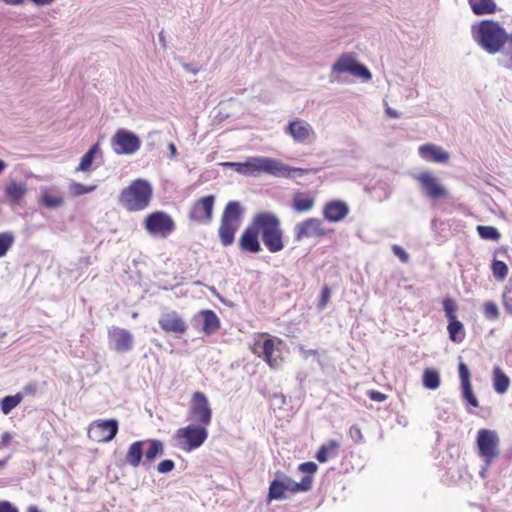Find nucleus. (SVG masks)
I'll list each match as a JSON object with an SVG mask.
<instances>
[{"mask_svg":"<svg viewBox=\"0 0 512 512\" xmlns=\"http://www.w3.org/2000/svg\"><path fill=\"white\" fill-rule=\"evenodd\" d=\"M231 167L234 171L245 176H256L261 173L270 174L276 177L293 178L303 176L310 172L317 173L319 169H304L291 167L280 160L269 157H249L245 162H226L223 164Z\"/></svg>","mask_w":512,"mask_h":512,"instance_id":"nucleus-1","label":"nucleus"},{"mask_svg":"<svg viewBox=\"0 0 512 512\" xmlns=\"http://www.w3.org/2000/svg\"><path fill=\"white\" fill-rule=\"evenodd\" d=\"M260 237L270 253H278L285 247L284 231L280 219L273 213L261 212L256 215Z\"/></svg>","mask_w":512,"mask_h":512,"instance_id":"nucleus-2","label":"nucleus"},{"mask_svg":"<svg viewBox=\"0 0 512 512\" xmlns=\"http://www.w3.org/2000/svg\"><path fill=\"white\" fill-rule=\"evenodd\" d=\"M153 188L145 179L133 180L119 195V203L129 212L142 211L149 206Z\"/></svg>","mask_w":512,"mask_h":512,"instance_id":"nucleus-3","label":"nucleus"},{"mask_svg":"<svg viewBox=\"0 0 512 512\" xmlns=\"http://www.w3.org/2000/svg\"><path fill=\"white\" fill-rule=\"evenodd\" d=\"M474 33L479 44L492 54L500 51L508 41L505 30L492 20L481 21Z\"/></svg>","mask_w":512,"mask_h":512,"instance_id":"nucleus-4","label":"nucleus"},{"mask_svg":"<svg viewBox=\"0 0 512 512\" xmlns=\"http://www.w3.org/2000/svg\"><path fill=\"white\" fill-rule=\"evenodd\" d=\"M282 345V339L269 336L266 333H260L257 335L251 347V351L259 358H262L270 368L276 369L283 361Z\"/></svg>","mask_w":512,"mask_h":512,"instance_id":"nucleus-5","label":"nucleus"},{"mask_svg":"<svg viewBox=\"0 0 512 512\" xmlns=\"http://www.w3.org/2000/svg\"><path fill=\"white\" fill-rule=\"evenodd\" d=\"M164 447L161 441L156 439L140 440L132 443L126 453L125 461L136 468L144 457V464L151 463L157 456L162 455Z\"/></svg>","mask_w":512,"mask_h":512,"instance_id":"nucleus-6","label":"nucleus"},{"mask_svg":"<svg viewBox=\"0 0 512 512\" xmlns=\"http://www.w3.org/2000/svg\"><path fill=\"white\" fill-rule=\"evenodd\" d=\"M242 208L236 201L229 202L221 216L218 234L223 246H229L234 242L235 233L240 227Z\"/></svg>","mask_w":512,"mask_h":512,"instance_id":"nucleus-7","label":"nucleus"},{"mask_svg":"<svg viewBox=\"0 0 512 512\" xmlns=\"http://www.w3.org/2000/svg\"><path fill=\"white\" fill-rule=\"evenodd\" d=\"M279 475L282 477L281 480L275 479L270 482L268 490L269 501L284 499L286 492L296 494L299 492H307L312 488L313 478L310 476H304L300 482H295L285 474L277 473V476Z\"/></svg>","mask_w":512,"mask_h":512,"instance_id":"nucleus-8","label":"nucleus"},{"mask_svg":"<svg viewBox=\"0 0 512 512\" xmlns=\"http://www.w3.org/2000/svg\"><path fill=\"white\" fill-rule=\"evenodd\" d=\"M174 437L177 441V446L181 450L191 452L202 446L208 438L207 426L198 423L189 424L185 427L179 428L175 432Z\"/></svg>","mask_w":512,"mask_h":512,"instance_id":"nucleus-9","label":"nucleus"},{"mask_svg":"<svg viewBox=\"0 0 512 512\" xmlns=\"http://www.w3.org/2000/svg\"><path fill=\"white\" fill-rule=\"evenodd\" d=\"M476 445L478 454L486 467H489L500 455V438L494 430L480 429L477 432Z\"/></svg>","mask_w":512,"mask_h":512,"instance_id":"nucleus-10","label":"nucleus"},{"mask_svg":"<svg viewBox=\"0 0 512 512\" xmlns=\"http://www.w3.org/2000/svg\"><path fill=\"white\" fill-rule=\"evenodd\" d=\"M143 225L152 237L167 238L176 230L174 219L164 211H154L148 214Z\"/></svg>","mask_w":512,"mask_h":512,"instance_id":"nucleus-11","label":"nucleus"},{"mask_svg":"<svg viewBox=\"0 0 512 512\" xmlns=\"http://www.w3.org/2000/svg\"><path fill=\"white\" fill-rule=\"evenodd\" d=\"M188 415L189 419L195 423L204 426L211 424L213 412L209 400L203 392L196 391L191 395Z\"/></svg>","mask_w":512,"mask_h":512,"instance_id":"nucleus-12","label":"nucleus"},{"mask_svg":"<svg viewBox=\"0 0 512 512\" xmlns=\"http://www.w3.org/2000/svg\"><path fill=\"white\" fill-rule=\"evenodd\" d=\"M332 71L336 73H350L355 77L370 80L372 75L370 71L356 60L355 53H343L332 66Z\"/></svg>","mask_w":512,"mask_h":512,"instance_id":"nucleus-13","label":"nucleus"},{"mask_svg":"<svg viewBox=\"0 0 512 512\" xmlns=\"http://www.w3.org/2000/svg\"><path fill=\"white\" fill-rule=\"evenodd\" d=\"M139 137L131 131L118 129L111 139V147L117 155H131L140 149Z\"/></svg>","mask_w":512,"mask_h":512,"instance_id":"nucleus-14","label":"nucleus"},{"mask_svg":"<svg viewBox=\"0 0 512 512\" xmlns=\"http://www.w3.org/2000/svg\"><path fill=\"white\" fill-rule=\"evenodd\" d=\"M118 433V422L115 419L96 420L88 427V437L98 443L112 441Z\"/></svg>","mask_w":512,"mask_h":512,"instance_id":"nucleus-15","label":"nucleus"},{"mask_svg":"<svg viewBox=\"0 0 512 512\" xmlns=\"http://www.w3.org/2000/svg\"><path fill=\"white\" fill-rule=\"evenodd\" d=\"M214 204V195H207L197 199L189 210V220L199 224H209L213 218Z\"/></svg>","mask_w":512,"mask_h":512,"instance_id":"nucleus-16","label":"nucleus"},{"mask_svg":"<svg viewBox=\"0 0 512 512\" xmlns=\"http://www.w3.org/2000/svg\"><path fill=\"white\" fill-rule=\"evenodd\" d=\"M329 230L325 229L322 221L316 217L307 218L298 222L294 227V238L300 242L308 238H322L328 234Z\"/></svg>","mask_w":512,"mask_h":512,"instance_id":"nucleus-17","label":"nucleus"},{"mask_svg":"<svg viewBox=\"0 0 512 512\" xmlns=\"http://www.w3.org/2000/svg\"><path fill=\"white\" fill-rule=\"evenodd\" d=\"M158 325L166 334H172L176 337L184 335L188 330V324L185 319L175 310H168L159 316Z\"/></svg>","mask_w":512,"mask_h":512,"instance_id":"nucleus-18","label":"nucleus"},{"mask_svg":"<svg viewBox=\"0 0 512 512\" xmlns=\"http://www.w3.org/2000/svg\"><path fill=\"white\" fill-rule=\"evenodd\" d=\"M110 348L118 353H127L133 349L134 337L132 333L119 326H111L107 330Z\"/></svg>","mask_w":512,"mask_h":512,"instance_id":"nucleus-19","label":"nucleus"},{"mask_svg":"<svg viewBox=\"0 0 512 512\" xmlns=\"http://www.w3.org/2000/svg\"><path fill=\"white\" fill-rule=\"evenodd\" d=\"M416 181L419 183L423 193L432 200L445 198L447 196V190L431 172L425 171L419 173L416 176Z\"/></svg>","mask_w":512,"mask_h":512,"instance_id":"nucleus-20","label":"nucleus"},{"mask_svg":"<svg viewBox=\"0 0 512 512\" xmlns=\"http://www.w3.org/2000/svg\"><path fill=\"white\" fill-rule=\"evenodd\" d=\"M286 133L289 134L295 142L302 144L310 143L316 137L313 127L308 122L301 119L290 121L286 127Z\"/></svg>","mask_w":512,"mask_h":512,"instance_id":"nucleus-21","label":"nucleus"},{"mask_svg":"<svg viewBox=\"0 0 512 512\" xmlns=\"http://www.w3.org/2000/svg\"><path fill=\"white\" fill-rule=\"evenodd\" d=\"M260 231L257 228L256 216L251 224L243 231L239 239V247L244 252L259 253L262 248L259 241Z\"/></svg>","mask_w":512,"mask_h":512,"instance_id":"nucleus-22","label":"nucleus"},{"mask_svg":"<svg viewBox=\"0 0 512 512\" xmlns=\"http://www.w3.org/2000/svg\"><path fill=\"white\" fill-rule=\"evenodd\" d=\"M38 204L47 209H59L65 205V195L55 186L41 189Z\"/></svg>","mask_w":512,"mask_h":512,"instance_id":"nucleus-23","label":"nucleus"},{"mask_svg":"<svg viewBox=\"0 0 512 512\" xmlns=\"http://www.w3.org/2000/svg\"><path fill=\"white\" fill-rule=\"evenodd\" d=\"M322 214L329 222H340L349 214V206L342 200H330L324 204Z\"/></svg>","mask_w":512,"mask_h":512,"instance_id":"nucleus-24","label":"nucleus"},{"mask_svg":"<svg viewBox=\"0 0 512 512\" xmlns=\"http://www.w3.org/2000/svg\"><path fill=\"white\" fill-rule=\"evenodd\" d=\"M458 371L461 382L463 399L472 407H478L479 402L472 390L470 371L467 365L463 362H460L458 365Z\"/></svg>","mask_w":512,"mask_h":512,"instance_id":"nucleus-25","label":"nucleus"},{"mask_svg":"<svg viewBox=\"0 0 512 512\" xmlns=\"http://www.w3.org/2000/svg\"><path fill=\"white\" fill-rule=\"evenodd\" d=\"M315 206V197L309 192L295 191L291 197V208L296 213H307Z\"/></svg>","mask_w":512,"mask_h":512,"instance_id":"nucleus-26","label":"nucleus"},{"mask_svg":"<svg viewBox=\"0 0 512 512\" xmlns=\"http://www.w3.org/2000/svg\"><path fill=\"white\" fill-rule=\"evenodd\" d=\"M420 156L429 162L435 163H446L448 162L450 155L444 151L441 147L434 144H424L418 149Z\"/></svg>","mask_w":512,"mask_h":512,"instance_id":"nucleus-27","label":"nucleus"},{"mask_svg":"<svg viewBox=\"0 0 512 512\" xmlns=\"http://www.w3.org/2000/svg\"><path fill=\"white\" fill-rule=\"evenodd\" d=\"M4 191L6 200L11 206L19 205L27 193V185L12 180L6 184Z\"/></svg>","mask_w":512,"mask_h":512,"instance_id":"nucleus-28","label":"nucleus"},{"mask_svg":"<svg viewBox=\"0 0 512 512\" xmlns=\"http://www.w3.org/2000/svg\"><path fill=\"white\" fill-rule=\"evenodd\" d=\"M199 315L203 320L202 330L205 334H214L220 328V319L213 310L206 309L200 311Z\"/></svg>","mask_w":512,"mask_h":512,"instance_id":"nucleus-29","label":"nucleus"},{"mask_svg":"<svg viewBox=\"0 0 512 512\" xmlns=\"http://www.w3.org/2000/svg\"><path fill=\"white\" fill-rule=\"evenodd\" d=\"M475 15L494 14L497 10L494 0H468Z\"/></svg>","mask_w":512,"mask_h":512,"instance_id":"nucleus-30","label":"nucleus"},{"mask_svg":"<svg viewBox=\"0 0 512 512\" xmlns=\"http://www.w3.org/2000/svg\"><path fill=\"white\" fill-rule=\"evenodd\" d=\"M340 444L336 440H330L327 443L321 445L318 449L315 458L320 463H325L329 458L335 457L337 455V450L339 449Z\"/></svg>","mask_w":512,"mask_h":512,"instance_id":"nucleus-31","label":"nucleus"},{"mask_svg":"<svg viewBox=\"0 0 512 512\" xmlns=\"http://www.w3.org/2000/svg\"><path fill=\"white\" fill-rule=\"evenodd\" d=\"M510 385L509 377L502 371L499 366L493 368V387L499 394H504Z\"/></svg>","mask_w":512,"mask_h":512,"instance_id":"nucleus-32","label":"nucleus"},{"mask_svg":"<svg viewBox=\"0 0 512 512\" xmlns=\"http://www.w3.org/2000/svg\"><path fill=\"white\" fill-rule=\"evenodd\" d=\"M447 330L452 342L461 343L465 339L466 333L464 326L458 319L448 321Z\"/></svg>","mask_w":512,"mask_h":512,"instance_id":"nucleus-33","label":"nucleus"},{"mask_svg":"<svg viewBox=\"0 0 512 512\" xmlns=\"http://www.w3.org/2000/svg\"><path fill=\"white\" fill-rule=\"evenodd\" d=\"M98 153H100V147L99 144L96 143L82 156L80 163L76 168V171H89L95 159V156Z\"/></svg>","mask_w":512,"mask_h":512,"instance_id":"nucleus-34","label":"nucleus"},{"mask_svg":"<svg viewBox=\"0 0 512 512\" xmlns=\"http://www.w3.org/2000/svg\"><path fill=\"white\" fill-rule=\"evenodd\" d=\"M423 385L427 389H437L440 386V375L437 370L426 368L423 372Z\"/></svg>","mask_w":512,"mask_h":512,"instance_id":"nucleus-35","label":"nucleus"},{"mask_svg":"<svg viewBox=\"0 0 512 512\" xmlns=\"http://www.w3.org/2000/svg\"><path fill=\"white\" fill-rule=\"evenodd\" d=\"M22 400L23 394L21 393L4 397L1 401L2 412L5 415L9 414L15 407H17L21 403Z\"/></svg>","mask_w":512,"mask_h":512,"instance_id":"nucleus-36","label":"nucleus"},{"mask_svg":"<svg viewBox=\"0 0 512 512\" xmlns=\"http://www.w3.org/2000/svg\"><path fill=\"white\" fill-rule=\"evenodd\" d=\"M476 230L479 236L485 240L498 241L501 238L500 232L493 226L478 225Z\"/></svg>","mask_w":512,"mask_h":512,"instance_id":"nucleus-37","label":"nucleus"},{"mask_svg":"<svg viewBox=\"0 0 512 512\" xmlns=\"http://www.w3.org/2000/svg\"><path fill=\"white\" fill-rule=\"evenodd\" d=\"M492 273L497 281H503L508 275V266L505 262L494 260L491 265Z\"/></svg>","mask_w":512,"mask_h":512,"instance_id":"nucleus-38","label":"nucleus"},{"mask_svg":"<svg viewBox=\"0 0 512 512\" xmlns=\"http://www.w3.org/2000/svg\"><path fill=\"white\" fill-rule=\"evenodd\" d=\"M14 243V236L10 232L0 233V258L4 257Z\"/></svg>","mask_w":512,"mask_h":512,"instance_id":"nucleus-39","label":"nucleus"},{"mask_svg":"<svg viewBox=\"0 0 512 512\" xmlns=\"http://www.w3.org/2000/svg\"><path fill=\"white\" fill-rule=\"evenodd\" d=\"M443 308H444L445 315H446L448 321L457 319V315H456L457 305L453 299H451V298L444 299Z\"/></svg>","mask_w":512,"mask_h":512,"instance_id":"nucleus-40","label":"nucleus"},{"mask_svg":"<svg viewBox=\"0 0 512 512\" xmlns=\"http://www.w3.org/2000/svg\"><path fill=\"white\" fill-rule=\"evenodd\" d=\"M95 188H96L95 185L85 186L81 183L73 182L69 187V191L73 196H80V195L94 191Z\"/></svg>","mask_w":512,"mask_h":512,"instance_id":"nucleus-41","label":"nucleus"},{"mask_svg":"<svg viewBox=\"0 0 512 512\" xmlns=\"http://www.w3.org/2000/svg\"><path fill=\"white\" fill-rule=\"evenodd\" d=\"M484 315L488 319H497L499 316L498 306L492 301H486L483 304Z\"/></svg>","mask_w":512,"mask_h":512,"instance_id":"nucleus-42","label":"nucleus"},{"mask_svg":"<svg viewBox=\"0 0 512 512\" xmlns=\"http://www.w3.org/2000/svg\"><path fill=\"white\" fill-rule=\"evenodd\" d=\"M298 470L302 473L307 474L306 476H310L313 478V475L317 472L318 466L314 462H304L298 466Z\"/></svg>","mask_w":512,"mask_h":512,"instance_id":"nucleus-43","label":"nucleus"},{"mask_svg":"<svg viewBox=\"0 0 512 512\" xmlns=\"http://www.w3.org/2000/svg\"><path fill=\"white\" fill-rule=\"evenodd\" d=\"M330 297H331V290L327 285H325L321 290V296H320V300L318 302V308L324 309L326 307V305L328 304V302L330 301Z\"/></svg>","mask_w":512,"mask_h":512,"instance_id":"nucleus-44","label":"nucleus"},{"mask_svg":"<svg viewBox=\"0 0 512 512\" xmlns=\"http://www.w3.org/2000/svg\"><path fill=\"white\" fill-rule=\"evenodd\" d=\"M503 304L506 311L512 314V279L510 287L503 293Z\"/></svg>","mask_w":512,"mask_h":512,"instance_id":"nucleus-45","label":"nucleus"},{"mask_svg":"<svg viewBox=\"0 0 512 512\" xmlns=\"http://www.w3.org/2000/svg\"><path fill=\"white\" fill-rule=\"evenodd\" d=\"M175 467V464L172 460H163L161 461L158 466H157V470L159 473H168V472H171Z\"/></svg>","mask_w":512,"mask_h":512,"instance_id":"nucleus-46","label":"nucleus"},{"mask_svg":"<svg viewBox=\"0 0 512 512\" xmlns=\"http://www.w3.org/2000/svg\"><path fill=\"white\" fill-rule=\"evenodd\" d=\"M349 436L355 443H360L363 440L361 429L357 425L350 427Z\"/></svg>","mask_w":512,"mask_h":512,"instance_id":"nucleus-47","label":"nucleus"},{"mask_svg":"<svg viewBox=\"0 0 512 512\" xmlns=\"http://www.w3.org/2000/svg\"><path fill=\"white\" fill-rule=\"evenodd\" d=\"M392 250L393 253L401 260V262H408L409 255L402 247H400L399 245H393Z\"/></svg>","mask_w":512,"mask_h":512,"instance_id":"nucleus-48","label":"nucleus"},{"mask_svg":"<svg viewBox=\"0 0 512 512\" xmlns=\"http://www.w3.org/2000/svg\"><path fill=\"white\" fill-rule=\"evenodd\" d=\"M368 397L373 401L383 402L387 399L388 396L380 391L371 390L368 392Z\"/></svg>","mask_w":512,"mask_h":512,"instance_id":"nucleus-49","label":"nucleus"},{"mask_svg":"<svg viewBox=\"0 0 512 512\" xmlns=\"http://www.w3.org/2000/svg\"><path fill=\"white\" fill-rule=\"evenodd\" d=\"M0 512H19L9 501H0Z\"/></svg>","mask_w":512,"mask_h":512,"instance_id":"nucleus-50","label":"nucleus"},{"mask_svg":"<svg viewBox=\"0 0 512 512\" xmlns=\"http://www.w3.org/2000/svg\"><path fill=\"white\" fill-rule=\"evenodd\" d=\"M37 391V387L33 383L26 384L23 387V395H35Z\"/></svg>","mask_w":512,"mask_h":512,"instance_id":"nucleus-51","label":"nucleus"},{"mask_svg":"<svg viewBox=\"0 0 512 512\" xmlns=\"http://www.w3.org/2000/svg\"><path fill=\"white\" fill-rule=\"evenodd\" d=\"M12 440V435L9 432H5L1 436L0 449L3 447H7Z\"/></svg>","mask_w":512,"mask_h":512,"instance_id":"nucleus-52","label":"nucleus"},{"mask_svg":"<svg viewBox=\"0 0 512 512\" xmlns=\"http://www.w3.org/2000/svg\"><path fill=\"white\" fill-rule=\"evenodd\" d=\"M30 1L38 6H46V5L53 3L55 0H30Z\"/></svg>","mask_w":512,"mask_h":512,"instance_id":"nucleus-53","label":"nucleus"},{"mask_svg":"<svg viewBox=\"0 0 512 512\" xmlns=\"http://www.w3.org/2000/svg\"><path fill=\"white\" fill-rule=\"evenodd\" d=\"M386 113L389 117L391 118H398L399 117V114L397 111L393 110L392 108L390 107H387L386 108Z\"/></svg>","mask_w":512,"mask_h":512,"instance_id":"nucleus-54","label":"nucleus"},{"mask_svg":"<svg viewBox=\"0 0 512 512\" xmlns=\"http://www.w3.org/2000/svg\"><path fill=\"white\" fill-rule=\"evenodd\" d=\"M168 148H169L170 153H171V158L176 157V155H177V149H176L175 144H174L173 142H170V143L168 144Z\"/></svg>","mask_w":512,"mask_h":512,"instance_id":"nucleus-55","label":"nucleus"},{"mask_svg":"<svg viewBox=\"0 0 512 512\" xmlns=\"http://www.w3.org/2000/svg\"><path fill=\"white\" fill-rule=\"evenodd\" d=\"M10 458H11V454H8L5 457L0 458V469L4 468L6 466V464L10 460Z\"/></svg>","mask_w":512,"mask_h":512,"instance_id":"nucleus-56","label":"nucleus"},{"mask_svg":"<svg viewBox=\"0 0 512 512\" xmlns=\"http://www.w3.org/2000/svg\"><path fill=\"white\" fill-rule=\"evenodd\" d=\"M6 4L10 5H18L23 2V0H3Z\"/></svg>","mask_w":512,"mask_h":512,"instance_id":"nucleus-57","label":"nucleus"},{"mask_svg":"<svg viewBox=\"0 0 512 512\" xmlns=\"http://www.w3.org/2000/svg\"><path fill=\"white\" fill-rule=\"evenodd\" d=\"M6 168V163L0 159V174L4 171Z\"/></svg>","mask_w":512,"mask_h":512,"instance_id":"nucleus-58","label":"nucleus"},{"mask_svg":"<svg viewBox=\"0 0 512 512\" xmlns=\"http://www.w3.org/2000/svg\"><path fill=\"white\" fill-rule=\"evenodd\" d=\"M27 512H41V511H39L36 506H30V507H28Z\"/></svg>","mask_w":512,"mask_h":512,"instance_id":"nucleus-59","label":"nucleus"}]
</instances>
